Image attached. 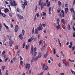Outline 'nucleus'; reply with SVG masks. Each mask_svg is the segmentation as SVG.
I'll use <instances>...</instances> for the list:
<instances>
[{"label": "nucleus", "instance_id": "603ef678", "mask_svg": "<svg viewBox=\"0 0 75 75\" xmlns=\"http://www.w3.org/2000/svg\"><path fill=\"white\" fill-rule=\"evenodd\" d=\"M38 8L37 7V6H36L35 10V12H36V11H37V10Z\"/></svg>", "mask_w": 75, "mask_h": 75}, {"label": "nucleus", "instance_id": "8fccbe9b", "mask_svg": "<svg viewBox=\"0 0 75 75\" xmlns=\"http://www.w3.org/2000/svg\"><path fill=\"white\" fill-rule=\"evenodd\" d=\"M8 14H9V16H10V17H12V16H13L12 15V14L11 13H9Z\"/></svg>", "mask_w": 75, "mask_h": 75}, {"label": "nucleus", "instance_id": "393cba45", "mask_svg": "<svg viewBox=\"0 0 75 75\" xmlns=\"http://www.w3.org/2000/svg\"><path fill=\"white\" fill-rule=\"evenodd\" d=\"M53 52H54V54H55V53H56V51L55 49L54 48H53Z\"/></svg>", "mask_w": 75, "mask_h": 75}, {"label": "nucleus", "instance_id": "b1692460", "mask_svg": "<svg viewBox=\"0 0 75 75\" xmlns=\"http://www.w3.org/2000/svg\"><path fill=\"white\" fill-rule=\"evenodd\" d=\"M25 33V31L24 30H23L22 31V35H24V33Z\"/></svg>", "mask_w": 75, "mask_h": 75}, {"label": "nucleus", "instance_id": "09e8293b", "mask_svg": "<svg viewBox=\"0 0 75 75\" xmlns=\"http://www.w3.org/2000/svg\"><path fill=\"white\" fill-rule=\"evenodd\" d=\"M34 28H33L32 30V34H34Z\"/></svg>", "mask_w": 75, "mask_h": 75}, {"label": "nucleus", "instance_id": "680f3d73", "mask_svg": "<svg viewBox=\"0 0 75 75\" xmlns=\"http://www.w3.org/2000/svg\"><path fill=\"white\" fill-rule=\"evenodd\" d=\"M65 6L66 7H68V4H66L65 5Z\"/></svg>", "mask_w": 75, "mask_h": 75}, {"label": "nucleus", "instance_id": "f3484780", "mask_svg": "<svg viewBox=\"0 0 75 75\" xmlns=\"http://www.w3.org/2000/svg\"><path fill=\"white\" fill-rule=\"evenodd\" d=\"M41 55H42V53H40V52H39V55L38 56V58H41Z\"/></svg>", "mask_w": 75, "mask_h": 75}, {"label": "nucleus", "instance_id": "c9c22d12", "mask_svg": "<svg viewBox=\"0 0 75 75\" xmlns=\"http://www.w3.org/2000/svg\"><path fill=\"white\" fill-rule=\"evenodd\" d=\"M24 4L25 6H27V1H25L24 3Z\"/></svg>", "mask_w": 75, "mask_h": 75}, {"label": "nucleus", "instance_id": "f8f14e48", "mask_svg": "<svg viewBox=\"0 0 75 75\" xmlns=\"http://www.w3.org/2000/svg\"><path fill=\"white\" fill-rule=\"evenodd\" d=\"M70 11L71 13H72V12L73 11L74 14H75V13L74 12L75 11H74V7L71 8H70Z\"/></svg>", "mask_w": 75, "mask_h": 75}, {"label": "nucleus", "instance_id": "dca6fc26", "mask_svg": "<svg viewBox=\"0 0 75 75\" xmlns=\"http://www.w3.org/2000/svg\"><path fill=\"white\" fill-rule=\"evenodd\" d=\"M68 8H65V14H67V13H68Z\"/></svg>", "mask_w": 75, "mask_h": 75}, {"label": "nucleus", "instance_id": "a19ab883", "mask_svg": "<svg viewBox=\"0 0 75 75\" xmlns=\"http://www.w3.org/2000/svg\"><path fill=\"white\" fill-rule=\"evenodd\" d=\"M38 59V57H36L35 59V62H36L37 61V60Z\"/></svg>", "mask_w": 75, "mask_h": 75}, {"label": "nucleus", "instance_id": "f03ea898", "mask_svg": "<svg viewBox=\"0 0 75 75\" xmlns=\"http://www.w3.org/2000/svg\"><path fill=\"white\" fill-rule=\"evenodd\" d=\"M42 70H44V71H48V66H47L45 67V63L43 64V66L42 67Z\"/></svg>", "mask_w": 75, "mask_h": 75}, {"label": "nucleus", "instance_id": "0eeeda50", "mask_svg": "<svg viewBox=\"0 0 75 75\" xmlns=\"http://www.w3.org/2000/svg\"><path fill=\"white\" fill-rule=\"evenodd\" d=\"M18 30V25H16L15 28V31L16 32H17Z\"/></svg>", "mask_w": 75, "mask_h": 75}, {"label": "nucleus", "instance_id": "bb28decb", "mask_svg": "<svg viewBox=\"0 0 75 75\" xmlns=\"http://www.w3.org/2000/svg\"><path fill=\"white\" fill-rule=\"evenodd\" d=\"M41 1H42V0H40L39 1V6H41Z\"/></svg>", "mask_w": 75, "mask_h": 75}, {"label": "nucleus", "instance_id": "7c9ffc66", "mask_svg": "<svg viewBox=\"0 0 75 75\" xmlns=\"http://www.w3.org/2000/svg\"><path fill=\"white\" fill-rule=\"evenodd\" d=\"M71 72L72 74H73L74 75H75V72L73 71L72 69H71Z\"/></svg>", "mask_w": 75, "mask_h": 75}, {"label": "nucleus", "instance_id": "a18cd8bd", "mask_svg": "<svg viewBox=\"0 0 75 75\" xmlns=\"http://www.w3.org/2000/svg\"><path fill=\"white\" fill-rule=\"evenodd\" d=\"M36 50H37V47H35V48H34L33 49V51L34 52H35V51H36Z\"/></svg>", "mask_w": 75, "mask_h": 75}, {"label": "nucleus", "instance_id": "58836bf2", "mask_svg": "<svg viewBox=\"0 0 75 75\" xmlns=\"http://www.w3.org/2000/svg\"><path fill=\"white\" fill-rule=\"evenodd\" d=\"M23 61H20V65L21 66H22V65H23Z\"/></svg>", "mask_w": 75, "mask_h": 75}, {"label": "nucleus", "instance_id": "6e6d98bb", "mask_svg": "<svg viewBox=\"0 0 75 75\" xmlns=\"http://www.w3.org/2000/svg\"><path fill=\"white\" fill-rule=\"evenodd\" d=\"M75 46H74L73 47H72V51H74V50H75Z\"/></svg>", "mask_w": 75, "mask_h": 75}, {"label": "nucleus", "instance_id": "79ce46f5", "mask_svg": "<svg viewBox=\"0 0 75 75\" xmlns=\"http://www.w3.org/2000/svg\"><path fill=\"white\" fill-rule=\"evenodd\" d=\"M25 42H24L23 45V48H24V47H25Z\"/></svg>", "mask_w": 75, "mask_h": 75}, {"label": "nucleus", "instance_id": "2f4dec72", "mask_svg": "<svg viewBox=\"0 0 75 75\" xmlns=\"http://www.w3.org/2000/svg\"><path fill=\"white\" fill-rule=\"evenodd\" d=\"M32 41V40H31V39L30 38L28 40V42H31Z\"/></svg>", "mask_w": 75, "mask_h": 75}, {"label": "nucleus", "instance_id": "2eb2a0df", "mask_svg": "<svg viewBox=\"0 0 75 75\" xmlns=\"http://www.w3.org/2000/svg\"><path fill=\"white\" fill-rule=\"evenodd\" d=\"M48 51H47L46 54H44V57L45 58H46L47 57V55H48Z\"/></svg>", "mask_w": 75, "mask_h": 75}, {"label": "nucleus", "instance_id": "1a4fd4ad", "mask_svg": "<svg viewBox=\"0 0 75 75\" xmlns=\"http://www.w3.org/2000/svg\"><path fill=\"white\" fill-rule=\"evenodd\" d=\"M47 45V44H45L44 46H43L41 50V51H43L45 49V47Z\"/></svg>", "mask_w": 75, "mask_h": 75}, {"label": "nucleus", "instance_id": "39448f33", "mask_svg": "<svg viewBox=\"0 0 75 75\" xmlns=\"http://www.w3.org/2000/svg\"><path fill=\"white\" fill-rule=\"evenodd\" d=\"M59 16L61 17H65V15L64 14V10H62V11L60 13Z\"/></svg>", "mask_w": 75, "mask_h": 75}, {"label": "nucleus", "instance_id": "69168bd1", "mask_svg": "<svg viewBox=\"0 0 75 75\" xmlns=\"http://www.w3.org/2000/svg\"><path fill=\"white\" fill-rule=\"evenodd\" d=\"M73 36L74 37H75V32H74V33L73 34Z\"/></svg>", "mask_w": 75, "mask_h": 75}, {"label": "nucleus", "instance_id": "9b49d317", "mask_svg": "<svg viewBox=\"0 0 75 75\" xmlns=\"http://www.w3.org/2000/svg\"><path fill=\"white\" fill-rule=\"evenodd\" d=\"M46 3H47V7H50V2H48V0H46Z\"/></svg>", "mask_w": 75, "mask_h": 75}, {"label": "nucleus", "instance_id": "338daca9", "mask_svg": "<svg viewBox=\"0 0 75 75\" xmlns=\"http://www.w3.org/2000/svg\"><path fill=\"white\" fill-rule=\"evenodd\" d=\"M73 30L74 31H75V27H74V26H73Z\"/></svg>", "mask_w": 75, "mask_h": 75}, {"label": "nucleus", "instance_id": "0e129e2a", "mask_svg": "<svg viewBox=\"0 0 75 75\" xmlns=\"http://www.w3.org/2000/svg\"><path fill=\"white\" fill-rule=\"evenodd\" d=\"M69 48H72V45H70L69 46Z\"/></svg>", "mask_w": 75, "mask_h": 75}, {"label": "nucleus", "instance_id": "774afa93", "mask_svg": "<svg viewBox=\"0 0 75 75\" xmlns=\"http://www.w3.org/2000/svg\"><path fill=\"white\" fill-rule=\"evenodd\" d=\"M60 74L61 75H64V73H60Z\"/></svg>", "mask_w": 75, "mask_h": 75}, {"label": "nucleus", "instance_id": "72a5a7b5", "mask_svg": "<svg viewBox=\"0 0 75 75\" xmlns=\"http://www.w3.org/2000/svg\"><path fill=\"white\" fill-rule=\"evenodd\" d=\"M37 54V52H35L34 53V57H35V55Z\"/></svg>", "mask_w": 75, "mask_h": 75}, {"label": "nucleus", "instance_id": "4be33fe9", "mask_svg": "<svg viewBox=\"0 0 75 75\" xmlns=\"http://www.w3.org/2000/svg\"><path fill=\"white\" fill-rule=\"evenodd\" d=\"M51 7H50L49 8V14H51Z\"/></svg>", "mask_w": 75, "mask_h": 75}, {"label": "nucleus", "instance_id": "9d476101", "mask_svg": "<svg viewBox=\"0 0 75 75\" xmlns=\"http://www.w3.org/2000/svg\"><path fill=\"white\" fill-rule=\"evenodd\" d=\"M1 9H0V14H1V15H2L3 17H6V14H5L4 13H1Z\"/></svg>", "mask_w": 75, "mask_h": 75}, {"label": "nucleus", "instance_id": "49530a36", "mask_svg": "<svg viewBox=\"0 0 75 75\" xmlns=\"http://www.w3.org/2000/svg\"><path fill=\"white\" fill-rule=\"evenodd\" d=\"M29 47V45H27L26 46V50H28V49Z\"/></svg>", "mask_w": 75, "mask_h": 75}, {"label": "nucleus", "instance_id": "ddd939ff", "mask_svg": "<svg viewBox=\"0 0 75 75\" xmlns=\"http://www.w3.org/2000/svg\"><path fill=\"white\" fill-rule=\"evenodd\" d=\"M62 62L66 67H67V64L66 62H65L64 59L62 60Z\"/></svg>", "mask_w": 75, "mask_h": 75}, {"label": "nucleus", "instance_id": "e433bc0d", "mask_svg": "<svg viewBox=\"0 0 75 75\" xmlns=\"http://www.w3.org/2000/svg\"><path fill=\"white\" fill-rule=\"evenodd\" d=\"M61 8H58L57 10V12L59 13L61 11Z\"/></svg>", "mask_w": 75, "mask_h": 75}, {"label": "nucleus", "instance_id": "a878e982", "mask_svg": "<svg viewBox=\"0 0 75 75\" xmlns=\"http://www.w3.org/2000/svg\"><path fill=\"white\" fill-rule=\"evenodd\" d=\"M34 57H33V59H32L31 61V65H32V64H33V62H34Z\"/></svg>", "mask_w": 75, "mask_h": 75}, {"label": "nucleus", "instance_id": "e2e57ef3", "mask_svg": "<svg viewBox=\"0 0 75 75\" xmlns=\"http://www.w3.org/2000/svg\"><path fill=\"white\" fill-rule=\"evenodd\" d=\"M42 25L43 27H45V24H44L43 23Z\"/></svg>", "mask_w": 75, "mask_h": 75}, {"label": "nucleus", "instance_id": "052dcab7", "mask_svg": "<svg viewBox=\"0 0 75 75\" xmlns=\"http://www.w3.org/2000/svg\"><path fill=\"white\" fill-rule=\"evenodd\" d=\"M46 31H47V29H45L44 31V34H45V33H46Z\"/></svg>", "mask_w": 75, "mask_h": 75}, {"label": "nucleus", "instance_id": "de8ad7c7", "mask_svg": "<svg viewBox=\"0 0 75 75\" xmlns=\"http://www.w3.org/2000/svg\"><path fill=\"white\" fill-rule=\"evenodd\" d=\"M18 45H17L15 46V49L16 50H18Z\"/></svg>", "mask_w": 75, "mask_h": 75}, {"label": "nucleus", "instance_id": "864d4df0", "mask_svg": "<svg viewBox=\"0 0 75 75\" xmlns=\"http://www.w3.org/2000/svg\"><path fill=\"white\" fill-rule=\"evenodd\" d=\"M16 59L15 57H14L13 58V61L14 62H15V61H16Z\"/></svg>", "mask_w": 75, "mask_h": 75}, {"label": "nucleus", "instance_id": "3c124183", "mask_svg": "<svg viewBox=\"0 0 75 75\" xmlns=\"http://www.w3.org/2000/svg\"><path fill=\"white\" fill-rule=\"evenodd\" d=\"M42 13H43V16H45L46 15V13H45V12H43Z\"/></svg>", "mask_w": 75, "mask_h": 75}, {"label": "nucleus", "instance_id": "423d86ee", "mask_svg": "<svg viewBox=\"0 0 75 75\" xmlns=\"http://www.w3.org/2000/svg\"><path fill=\"white\" fill-rule=\"evenodd\" d=\"M33 48H34L33 45H32L30 53L32 55H33Z\"/></svg>", "mask_w": 75, "mask_h": 75}, {"label": "nucleus", "instance_id": "4c0bfd02", "mask_svg": "<svg viewBox=\"0 0 75 75\" xmlns=\"http://www.w3.org/2000/svg\"><path fill=\"white\" fill-rule=\"evenodd\" d=\"M59 20V18H58L57 19V24H59V21H60Z\"/></svg>", "mask_w": 75, "mask_h": 75}, {"label": "nucleus", "instance_id": "6ab92c4d", "mask_svg": "<svg viewBox=\"0 0 75 75\" xmlns=\"http://www.w3.org/2000/svg\"><path fill=\"white\" fill-rule=\"evenodd\" d=\"M35 34H38V29H35Z\"/></svg>", "mask_w": 75, "mask_h": 75}, {"label": "nucleus", "instance_id": "f704fd0d", "mask_svg": "<svg viewBox=\"0 0 75 75\" xmlns=\"http://www.w3.org/2000/svg\"><path fill=\"white\" fill-rule=\"evenodd\" d=\"M22 7L24 9V8H25V5L24 4H23L21 5Z\"/></svg>", "mask_w": 75, "mask_h": 75}, {"label": "nucleus", "instance_id": "473e14b6", "mask_svg": "<svg viewBox=\"0 0 75 75\" xmlns=\"http://www.w3.org/2000/svg\"><path fill=\"white\" fill-rule=\"evenodd\" d=\"M61 21L62 23H63V22H64V21H65V20L64 19L62 18L61 19Z\"/></svg>", "mask_w": 75, "mask_h": 75}, {"label": "nucleus", "instance_id": "6e6552de", "mask_svg": "<svg viewBox=\"0 0 75 75\" xmlns=\"http://www.w3.org/2000/svg\"><path fill=\"white\" fill-rule=\"evenodd\" d=\"M42 29H43V28H42V25L41 26H39V27H38V31H41Z\"/></svg>", "mask_w": 75, "mask_h": 75}, {"label": "nucleus", "instance_id": "a211bd4d", "mask_svg": "<svg viewBox=\"0 0 75 75\" xmlns=\"http://www.w3.org/2000/svg\"><path fill=\"white\" fill-rule=\"evenodd\" d=\"M58 4L59 7H61V6L62 5V3L59 1H58Z\"/></svg>", "mask_w": 75, "mask_h": 75}, {"label": "nucleus", "instance_id": "aec40b11", "mask_svg": "<svg viewBox=\"0 0 75 75\" xmlns=\"http://www.w3.org/2000/svg\"><path fill=\"white\" fill-rule=\"evenodd\" d=\"M8 11H9V10H8V9L7 8L5 9H4L5 13H7V12H8Z\"/></svg>", "mask_w": 75, "mask_h": 75}, {"label": "nucleus", "instance_id": "ea45409f", "mask_svg": "<svg viewBox=\"0 0 75 75\" xmlns=\"http://www.w3.org/2000/svg\"><path fill=\"white\" fill-rule=\"evenodd\" d=\"M19 58H20V61H22V60H23V58L21 57V56H20L19 57Z\"/></svg>", "mask_w": 75, "mask_h": 75}, {"label": "nucleus", "instance_id": "7ed1b4c3", "mask_svg": "<svg viewBox=\"0 0 75 75\" xmlns=\"http://www.w3.org/2000/svg\"><path fill=\"white\" fill-rule=\"evenodd\" d=\"M11 2L10 3V4L12 6H14L15 7H16L17 6V4L16 3V1H15L13 0V3L12 1H11Z\"/></svg>", "mask_w": 75, "mask_h": 75}, {"label": "nucleus", "instance_id": "37998d69", "mask_svg": "<svg viewBox=\"0 0 75 75\" xmlns=\"http://www.w3.org/2000/svg\"><path fill=\"white\" fill-rule=\"evenodd\" d=\"M58 41H59V43L60 45V47H61V42H60V41H59V39H58Z\"/></svg>", "mask_w": 75, "mask_h": 75}, {"label": "nucleus", "instance_id": "5701e85b", "mask_svg": "<svg viewBox=\"0 0 75 75\" xmlns=\"http://www.w3.org/2000/svg\"><path fill=\"white\" fill-rule=\"evenodd\" d=\"M42 40H41L40 42H39V45H40L42 44Z\"/></svg>", "mask_w": 75, "mask_h": 75}, {"label": "nucleus", "instance_id": "f257e3e1", "mask_svg": "<svg viewBox=\"0 0 75 75\" xmlns=\"http://www.w3.org/2000/svg\"><path fill=\"white\" fill-rule=\"evenodd\" d=\"M9 40L10 41H9V44L10 47H12V46H13V44H14V42L13 40H11V38H12V37L10 36L9 37Z\"/></svg>", "mask_w": 75, "mask_h": 75}, {"label": "nucleus", "instance_id": "412c9836", "mask_svg": "<svg viewBox=\"0 0 75 75\" xmlns=\"http://www.w3.org/2000/svg\"><path fill=\"white\" fill-rule=\"evenodd\" d=\"M19 18L21 20L22 19H23V18H24V17H23V16L20 15L19 16Z\"/></svg>", "mask_w": 75, "mask_h": 75}, {"label": "nucleus", "instance_id": "20e7f679", "mask_svg": "<svg viewBox=\"0 0 75 75\" xmlns=\"http://www.w3.org/2000/svg\"><path fill=\"white\" fill-rule=\"evenodd\" d=\"M25 67L26 69H27L28 70H29L30 69V64H28V63H26V65H25V64H24Z\"/></svg>", "mask_w": 75, "mask_h": 75}, {"label": "nucleus", "instance_id": "13d9d810", "mask_svg": "<svg viewBox=\"0 0 75 75\" xmlns=\"http://www.w3.org/2000/svg\"><path fill=\"white\" fill-rule=\"evenodd\" d=\"M1 69H0V75H2V73H1Z\"/></svg>", "mask_w": 75, "mask_h": 75}, {"label": "nucleus", "instance_id": "c756f323", "mask_svg": "<svg viewBox=\"0 0 75 75\" xmlns=\"http://www.w3.org/2000/svg\"><path fill=\"white\" fill-rule=\"evenodd\" d=\"M2 71H4V69H5V66H3L1 68Z\"/></svg>", "mask_w": 75, "mask_h": 75}, {"label": "nucleus", "instance_id": "cd10ccee", "mask_svg": "<svg viewBox=\"0 0 75 75\" xmlns=\"http://www.w3.org/2000/svg\"><path fill=\"white\" fill-rule=\"evenodd\" d=\"M58 26H57L56 28L57 30H59V27H60V25L59 24H58Z\"/></svg>", "mask_w": 75, "mask_h": 75}, {"label": "nucleus", "instance_id": "c85d7f7f", "mask_svg": "<svg viewBox=\"0 0 75 75\" xmlns=\"http://www.w3.org/2000/svg\"><path fill=\"white\" fill-rule=\"evenodd\" d=\"M67 28L68 30H71V28H70V25H68Z\"/></svg>", "mask_w": 75, "mask_h": 75}, {"label": "nucleus", "instance_id": "4468645a", "mask_svg": "<svg viewBox=\"0 0 75 75\" xmlns=\"http://www.w3.org/2000/svg\"><path fill=\"white\" fill-rule=\"evenodd\" d=\"M18 37L21 40H22L23 39V36H22V35L21 34H20V35H19L18 36Z\"/></svg>", "mask_w": 75, "mask_h": 75}, {"label": "nucleus", "instance_id": "c03bdc74", "mask_svg": "<svg viewBox=\"0 0 75 75\" xmlns=\"http://www.w3.org/2000/svg\"><path fill=\"white\" fill-rule=\"evenodd\" d=\"M37 20V17H36V16L35 15V18H34V21H36Z\"/></svg>", "mask_w": 75, "mask_h": 75}, {"label": "nucleus", "instance_id": "bf43d9fd", "mask_svg": "<svg viewBox=\"0 0 75 75\" xmlns=\"http://www.w3.org/2000/svg\"><path fill=\"white\" fill-rule=\"evenodd\" d=\"M5 27L6 28V29H9V28H8V26H7V25L5 26Z\"/></svg>", "mask_w": 75, "mask_h": 75}, {"label": "nucleus", "instance_id": "4d7b16f0", "mask_svg": "<svg viewBox=\"0 0 75 75\" xmlns=\"http://www.w3.org/2000/svg\"><path fill=\"white\" fill-rule=\"evenodd\" d=\"M5 53H6V52H5V51H3V52H2V55H4V54Z\"/></svg>", "mask_w": 75, "mask_h": 75}, {"label": "nucleus", "instance_id": "5fc2aeb1", "mask_svg": "<svg viewBox=\"0 0 75 75\" xmlns=\"http://www.w3.org/2000/svg\"><path fill=\"white\" fill-rule=\"evenodd\" d=\"M43 74H44V72H42L40 74H39L38 75H43Z\"/></svg>", "mask_w": 75, "mask_h": 75}]
</instances>
